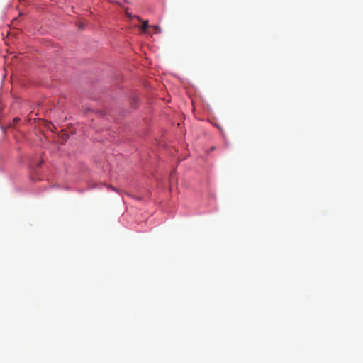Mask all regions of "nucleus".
Instances as JSON below:
<instances>
[{"label":"nucleus","mask_w":363,"mask_h":363,"mask_svg":"<svg viewBox=\"0 0 363 363\" xmlns=\"http://www.w3.org/2000/svg\"><path fill=\"white\" fill-rule=\"evenodd\" d=\"M148 26H149L148 21H147V20L144 21L143 22V25H142V26H141V30H142L143 32H145V31H146V30L147 29Z\"/></svg>","instance_id":"obj_1"},{"label":"nucleus","mask_w":363,"mask_h":363,"mask_svg":"<svg viewBox=\"0 0 363 363\" xmlns=\"http://www.w3.org/2000/svg\"><path fill=\"white\" fill-rule=\"evenodd\" d=\"M77 25H78V27H79L81 30L84 29V27H85V24H84L83 22H81V21H80V22H79Z\"/></svg>","instance_id":"obj_2"},{"label":"nucleus","mask_w":363,"mask_h":363,"mask_svg":"<svg viewBox=\"0 0 363 363\" xmlns=\"http://www.w3.org/2000/svg\"><path fill=\"white\" fill-rule=\"evenodd\" d=\"M153 28H154L155 30H159V31L160 30V27H159L158 26H153Z\"/></svg>","instance_id":"obj_3"},{"label":"nucleus","mask_w":363,"mask_h":363,"mask_svg":"<svg viewBox=\"0 0 363 363\" xmlns=\"http://www.w3.org/2000/svg\"><path fill=\"white\" fill-rule=\"evenodd\" d=\"M126 15L128 16L130 18H133L132 15L129 13L128 11H126Z\"/></svg>","instance_id":"obj_4"},{"label":"nucleus","mask_w":363,"mask_h":363,"mask_svg":"<svg viewBox=\"0 0 363 363\" xmlns=\"http://www.w3.org/2000/svg\"><path fill=\"white\" fill-rule=\"evenodd\" d=\"M18 120L19 119L16 118L14 119V122H17V121H18Z\"/></svg>","instance_id":"obj_5"},{"label":"nucleus","mask_w":363,"mask_h":363,"mask_svg":"<svg viewBox=\"0 0 363 363\" xmlns=\"http://www.w3.org/2000/svg\"><path fill=\"white\" fill-rule=\"evenodd\" d=\"M139 21H141L140 18L139 16H135Z\"/></svg>","instance_id":"obj_6"}]
</instances>
